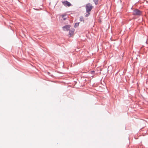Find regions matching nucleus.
Here are the masks:
<instances>
[{"mask_svg": "<svg viewBox=\"0 0 148 148\" xmlns=\"http://www.w3.org/2000/svg\"><path fill=\"white\" fill-rule=\"evenodd\" d=\"M85 7L86 12H88L91 11L93 7L91 4L90 3H88L86 5Z\"/></svg>", "mask_w": 148, "mask_h": 148, "instance_id": "f257e3e1", "label": "nucleus"}, {"mask_svg": "<svg viewBox=\"0 0 148 148\" xmlns=\"http://www.w3.org/2000/svg\"><path fill=\"white\" fill-rule=\"evenodd\" d=\"M133 14L134 15H140L141 14V12L138 9H136L133 11Z\"/></svg>", "mask_w": 148, "mask_h": 148, "instance_id": "f03ea898", "label": "nucleus"}, {"mask_svg": "<svg viewBox=\"0 0 148 148\" xmlns=\"http://www.w3.org/2000/svg\"><path fill=\"white\" fill-rule=\"evenodd\" d=\"M62 3L66 6L70 7L71 6V3L67 1H64L62 2Z\"/></svg>", "mask_w": 148, "mask_h": 148, "instance_id": "7ed1b4c3", "label": "nucleus"}, {"mask_svg": "<svg viewBox=\"0 0 148 148\" xmlns=\"http://www.w3.org/2000/svg\"><path fill=\"white\" fill-rule=\"evenodd\" d=\"M60 17H61L62 20H65L68 18V16L66 14H64L61 15Z\"/></svg>", "mask_w": 148, "mask_h": 148, "instance_id": "20e7f679", "label": "nucleus"}, {"mask_svg": "<svg viewBox=\"0 0 148 148\" xmlns=\"http://www.w3.org/2000/svg\"><path fill=\"white\" fill-rule=\"evenodd\" d=\"M70 25H67L64 26L63 27L64 30L65 31H68L70 29Z\"/></svg>", "mask_w": 148, "mask_h": 148, "instance_id": "39448f33", "label": "nucleus"}, {"mask_svg": "<svg viewBox=\"0 0 148 148\" xmlns=\"http://www.w3.org/2000/svg\"><path fill=\"white\" fill-rule=\"evenodd\" d=\"M74 31V29H72L70 31L69 34L71 36H73V34Z\"/></svg>", "mask_w": 148, "mask_h": 148, "instance_id": "423d86ee", "label": "nucleus"}, {"mask_svg": "<svg viewBox=\"0 0 148 148\" xmlns=\"http://www.w3.org/2000/svg\"><path fill=\"white\" fill-rule=\"evenodd\" d=\"M98 0H93V1L95 3V4H97L98 3Z\"/></svg>", "mask_w": 148, "mask_h": 148, "instance_id": "0eeeda50", "label": "nucleus"}, {"mask_svg": "<svg viewBox=\"0 0 148 148\" xmlns=\"http://www.w3.org/2000/svg\"><path fill=\"white\" fill-rule=\"evenodd\" d=\"M79 25V23H76L75 24V27H76L77 26H78Z\"/></svg>", "mask_w": 148, "mask_h": 148, "instance_id": "6e6552de", "label": "nucleus"}, {"mask_svg": "<svg viewBox=\"0 0 148 148\" xmlns=\"http://www.w3.org/2000/svg\"><path fill=\"white\" fill-rule=\"evenodd\" d=\"M80 20L81 21H84L83 18L82 17H80Z\"/></svg>", "mask_w": 148, "mask_h": 148, "instance_id": "1a4fd4ad", "label": "nucleus"}, {"mask_svg": "<svg viewBox=\"0 0 148 148\" xmlns=\"http://www.w3.org/2000/svg\"><path fill=\"white\" fill-rule=\"evenodd\" d=\"M89 12H87V13H88V14H86V15H85L87 17L90 14Z\"/></svg>", "mask_w": 148, "mask_h": 148, "instance_id": "9d476101", "label": "nucleus"}]
</instances>
